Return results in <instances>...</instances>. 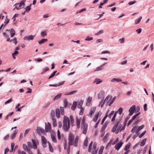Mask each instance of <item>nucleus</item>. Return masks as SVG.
<instances>
[{"mask_svg": "<svg viewBox=\"0 0 154 154\" xmlns=\"http://www.w3.org/2000/svg\"><path fill=\"white\" fill-rule=\"evenodd\" d=\"M107 125V123L106 122L103 125L102 128L101 130V132H103L105 130V128H106Z\"/></svg>", "mask_w": 154, "mask_h": 154, "instance_id": "nucleus-19", "label": "nucleus"}, {"mask_svg": "<svg viewBox=\"0 0 154 154\" xmlns=\"http://www.w3.org/2000/svg\"><path fill=\"white\" fill-rule=\"evenodd\" d=\"M106 64V63H105L103 64V65H101L100 67H98L97 68V70L95 71H98L99 70H100L101 69V68L103 67Z\"/></svg>", "mask_w": 154, "mask_h": 154, "instance_id": "nucleus-33", "label": "nucleus"}, {"mask_svg": "<svg viewBox=\"0 0 154 154\" xmlns=\"http://www.w3.org/2000/svg\"><path fill=\"white\" fill-rule=\"evenodd\" d=\"M144 127V125H142L140 126L136 131V134H137L139 133V131L143 128Z\"/></svg>", "mask_w": 154, "mask_h": 154, "instance_id": "nucleus-21", "label": "nucleus"}, {"mask_svg": "<svg viewBox=\"0 0 154 154\" xmlns=\"http://www.w3.org/2000/svg\"><path fill=\"white\" fill-rule=\"evenodd\" d=\"M61 94H59L55 97L53 99V100H57L60 98L61 97Z\"/></svg>", "mask_w": 154, "mask_h": 154, "instance_id": "nucleus-22", "label": "nucleus"}, {"mask_svg": "<svg viewBox=\"0 0 154 154\" xmlns=\"http://www.w3.org/2000/svg\"><path fill=\"white\" fill-rule=\"evenodd\" d=\"M83 100H81L80 101L79 103L77 105L78 108H81V109L82 108V106L83 104Z\"/></svg>", "mask_w": 154, "mask_h": 154, "instance_id": "nucleus-24", "label": "nucleus"}, {"mask_svg": "<svg viewBox=\"0 0 154 154\" xmlns=\"http://www.w3.org/2000/svg\"><path fill=\"white\" fill-rule=\"evenodd\" d=\"M128 119H126L125 121V122H124V126H123L122 128H121V131H121L122 130H124L125 129V125H126V123H127V122L128 121Z\"/></svg>", "mask_w": 154, "mask_h": 154, "instance_id": "nucleus-39", "label": "nucleus"}, {"mask_svg": "<svg viewBox=\"0 0 154 154\" xmlns=\"http://www.w3.org/2000/svg\"><path fill=\"white\" fill-rule=\"evenodd\" d=\"M92 144H93V141H92L90 143V144H89V146L88 152H91V147H92Z\"/></svg>", "mask_w": 154, "mask_h": 154, "instance_id": "nucleus-43", "label": "nucleus"}, {"mask_svg": "<svg viewBox=\"0 0 154 154\" xmlns=\"http://www.w3.org/2000/svg\"><path fill=\"white\" fill-rule=\"evenodd\" d=\"M31 5H30L29 6H27L26 8V10H25V11H29L30 10V9H31V8H30V6H31Z\"/></svg>", "mask_w": 154, "mask_h": 154, "instance_id": "nucleus-64", "label": "nucleus"}, {"mask_svg": "<svg viewBox=\"0 0 154 154\" xmlns=\"http://www.w3.org/2000/svg\"><path fill=\"white\" fill-rule=\"evenodd\" d=\"M130 147V145L129 144H127L126 145L125 148H124V150L125 151H127L129 149Z\"/></svg>", "mask_w": 154, "mask_h": 154, "instance_id": "nucleus-51", "label": "nucleus"}, {"mask_svg": "<svg viewBox=\"0 0 154 154\" xmlns=\"http://www.w3.org/2000/svg\"><path fill=\"white\" fill-rule=\"evenodd\" d=\"M102 81L100 80L99 79H96L95 81H94L93 83H94L96 82V84L97 85L100 84V83L102 82Z\"/></svg>", "mask_w": 154, "mask_h": 154, "instance_id": "nucleus-29", "label": "nucleus"}, {"mask_svg": "<svg viewBox=\"0 0 154 154\" xmlns=\"http://www.w3.org/2000/svg\"><path fill=\"white\" fill-rule=\"evenodd\" d=\"M123 108L122 107H120L118 110L119 115H121L123 111Z\"/></svg>", "mask_w": 154, "mask_h": 154, "instance_id": "nucleus-54", "label": "nucleus"}, {"mask_svg": "<svg viewBox=\"0 0 154 154\" xmlns=\"http://www.w3.org/2000/svg\"><path fill=\"white\" fill-rule=\"evenodd\" d=\"M49 70V68L48 67H46L45 69H44L43 70L42 72L41 73L42 74L45 73L47 71Z\"/></svg>", "mask_w": 154, "mask_h": 154, "instance_id": "nucleus-48", "label": "nucleus"}, {"mask_svg": "<svg viewBox=\"0 0 154 154\" xmlns=\"http://www.w3.org/2000/svg\"><path fill=\"white\" fill-rule=\"evenodd\" d=\"M146 138H145V139H143L141 141V142L140 144V146H143L145 144V143H146Z\"/></svg>", "mask_w": 154, "mask_h": 154, "instance_id": "nucleus-32", "label": "nucleus"}, {"mask_svg": "<svg viewBox=\"0 0 154 154\" xmlns=\"http://www.w3.org/2000/svg\"><path fill=\"white\" fill-rule=\"evenodd\" d=\"M75 136L72 133H70L69 138V145H74L76 147L78 145V140L79 137L78 136H76L74 141Z\"/></svg>", "mask_w": 154, "mask_h": 154, "instance_id": "nucleus-2", "label": "nucleus"}, {"mask_svg": "<svg viewBox=\"0 0 154 154\" xmlns=\"http://www.w3.org/2000/svg\"><path fill=\"white\" fill-rule=\"evenodd\" d=\"M41 139L43 146L44 147H46L47 144V140L46 138L45 137L42 136H41Z\"/></svg>", "mask_w": 154, "mask_h": 154, "instance_id": "nucleus-7", "label": "nucleus"}, {"mask_svg": "<svg viewBox=\"0 0 154 154\" xmlns=\"http://www.w3.org/2000/svg\"><path fill=\"white\" fill-rule=\"evenodd\" d=\"M105 102V101H103V100H102L100 102L99 106H101V107H102L104 104Z\"/></svg>", "mask_w": 154, "mask_h": 154, "instance_id": "nucleus-44", "label": "nucleus"}, {"mask_svg": "<svg viewBox=\"0 0 154 154\" xmlns=\"http://www.w3.org/2000/svg\"><path fill=\"white\" fill-rule=\"evenodd\" d=\"M23 148L26 151H29V148H28L26 144H23Z\"/></svg>", "mask_w": 154, "mask_h": 154, "instance_id": "nucleus-28", "label": "nucleus"}, {"mask_svg": "<svg viewBox=\"0 0 154 154\" xmlns=\"http://www.w3.org/2000/svg\"><path fill=\"white\" fill-rule=\"evenodd\" d=\"M88 138L86 137L84 141V148H85L87 147L88 145Z\"/></svg>", "mask_w": 154, "mask_h": 154, "instance_id": "nucleus-20", "label": "nucleus"}, {"mask_svg": "<svg viewBox=\"0 0 154 154\" xmlns=\"http://www.w3.org/2000/svg\"><path fill=\"white\" fill-rule=\"evenodd\" d=\"M136 2V1L135 0L130 2L128 3V5H131L135 4Z\"/></svg>", "mask_w": 154, "mask_h": 154, "instance_id": "nucleus-63", "label": "nucleus"}, {"mask_svg": "<svg viewBox=\"0 0 154 154\" xmlns=\"http://www.w3.org/2000/svg\"><path fill=\"white\" fill-rule=\"evenodd\" d=\"M98 147H97V143L94 142L93 144L91 153L92 154H97L98 151Z\"/></svg>", "mask_w": 154, "mask_h": 154, "instance_id": "nucleus-4", "label": "nucleus"}, {"mask_svg": "<svg viewBox=\"0 0 154 154\" xmlns=\"http://www.w3.org/2000/svg\"><path fill=\"white\" fill-rule=\"evenodd\" d=\"M86 8H84L83 9H81L79 11H77L76 13V14H77L78 13H81L82 12L85 11H86Z\"/></svg>", "mask_w": 154, "mask_h": 154, "instance_id": "nucleus-55", "label": "nucleus"}, {"mask_svg": "<svg viewBox=\"0 0 154 154\" xmlns=\"http://www.w3.org/2000/svg\"><path fill=\"white\" fill-rule=\"evenodd\" d=\"M85 118L83 117L82 119V121L81 123V125H82L83 128L82 133L83 134H86L87 131L88 125L85 123Z\"/></svg>", "mask_w": 154, "mask_h": 154, "instance_id": "nucleus-3", "label": "nucleus"}, {"mask_svg": "<svg viewBox=\"0 0 154 154\" xmlns=\"http://www.w3.org/2000/svg\"><path fill=\"white\" fill-rule=\"evenodd\" d=\"M139 113H138L135 115H134V116H133L132 118V120H134L139 115Z\"/></svg>", "mask_w": 154, "mask_h": 154, "instance_id": "nucleus-57", "label": "nucleus"}, {"mask_svg": "<svg viewBox=\"0 0 154 154\" xmlns=\"http://www.w3.org/2000/svg\"><path fill=\"white\" fill-rule=\"evenodd\" d=\"M104 148V147L103 146H100V148L98 154H102Z\"/></svg>", "mask_w": 154, "mask_h": 154, "instance_id": "nucleus-25", "label": "nucleus"}, {"mask_svg": "<svg viewBox=\"0 0 154 154\" xmlns=\"http://www.w3.org/2000/svg\"><path fill=\"white\" fill-rule=\"evenodd\" d=\"M35 36V35H32L28 36L25 37L24 38V40L28 41H29L30 40H32L34 39Z\"/></svg>", "mask_w": 154, "mask_h": 154, "instance_id": "nucleus-11", "label": "nucleus"}, {"mask_svg": "<svg viewBox=\"0 0 154 154\" xmlns=\"http://www.w3.org/2000/svg\"><path fill=\"white\" fill-rule=\"evenodd\" d=\"M51 129V125L50 124L47 125V124H45V130L46 132H48Z\"/></svg>", "mask_w": 154, "mask_h": 154, "instance_id": "nucleus-17", "label": "nucleus"}, {"mask_svg": "<svg viewBox=\"0 0 154 154\" xmlns=\"http://www.w3.org/2000/svg\"><path fill=\"white\" fill-rule=\"evenodd\" d=\"M60 111L61 113V114L62 115H64V108L63 107H60Z\"/></svg>", "mask_w": 154, "mask_h": 154, "instance_id": "nucleus-45", "label": "nucleus"}, {"mask_svg": "<svg viewBox=\"0 0 154 154\" xmlns=\"http://www.w3.org/2000/svg\"><path fill=\"white\" fill-rule=\"evenodd\" d=\"M108 115H107V114L103 118V120H102V122H101V124H103V123L104 121H105V120H106V119L107 116Z\"/></svg>", "mask_w": 154, "mask_h": 154, "instance_id": "nucleus-58", "label": "nucleus"}, {"mask_svg": "<svg viewBox=\"0 0 154 154\" xmlns=\"http://www.w3.org/2000/svg\"><path fill=\"white\" fill-rule=\"evenodd\" d=\"M81 118H79L78 117H76V124L77 127L78 128H79L80 127V124Z\"/></svg>", "mask_w": 154, "mask_h": 154, "instance_id": "nucleus-10", "label": "nucleus"}, {"mask_svg": "<svg viewBox=\"0 0 154 154\" xmlns=\"http://www.w3.org/2000/svg\"><path fill=\"white\" fill-rule=\"evenodd\" d=\"M135 108L136 106L135 105H133L130 108L129 110V116H131L133 114Z\"/></svg>", "mask_w": 154, "mask_h": 154, "instance_id": "nucleus-8", "label": "nucleus"}, {"mask_svg": "<svg viewBox=\"0 0 154 154\" xmlns=\"http://www.w3.org/2000/svg\"><path fill=\"white\" fill-rule=\"evenodd\" d=\"M41 35L42 36L44 37L47 35V33L46 31H43L41 32Z\"/></svg>", "mask_w": 154, "mask_h": 154, "instance_id": "nucleus-53", "label": "nucleus"}, {"mask_svg": "<svg viewBox=\"0 0 154 154\" xmlns=\"http://www.w3.org/2000/svg\"><path fill=\"white\" fill-rule=\"evenodd\" d=\"M52 122L53 125L54 126H57V123L56 120L55 119L53 118L52 119Z\"/></svg>", "mask_w": 154, "mask_h": 154, "instance_id": "nucleus-40", "label": "nucleus"}, {"mask_svg": "<svg viewBox=\"0 0 154 154\" xmlns=\"http://www.w3.org/2000/svg\"><path fill=\"white\" fill-rule=\"evenodd\" d=\"M12 99L11 98L10 99H9V100H7V101H6L5 103V105H6L8 103H9L10 102H12Z\"/></svg>", "mask_w": 154, "mask_h": 154, "instance_id": "nucleus-60", "label": "nucleus"}, {"mask_svg": "<svg viewBox=\"0 0 154 154\" xmlns=\"http://www.w3.org/2000/svg\"><path fill=\"white\" fill-rule=\"evenodd\" d=\"M17 132L18 131L17 130H15L14 133L11 136V137L12 139H13L15 137L16 134L17 133Z\"/></svg>", "mask_w": 154, "mask_h": 154, "instance_id": "nucleus-36", "label": "nucleus"}, {"mask_svg": "<svg viewBox=\"0 0 154 154\" xmlns=\"http://www.w3.org/2000/svg\"><path fill=\"white\" fill-rule=\"evenodd\" d=\"M96 108V107H93L91 108L89 113V116L90 117L92 116V115L94 113Z\"/></svg>", "mask_w": 154, "mask_h": 154, "instance_id": "nucleus-9", "label": "nucleus"}, {"mask_svg": "<svg viewBox=\"0 0 154 154\" xmlns=\"http://www.w3.org/2000/svg\"><path fill=\"white\" fill-rule=\"evenodd\" d=\"M114 101H113L112 99L111 98L109 100L107 103L109 106H110L114 102Z\"/></svg>", "mask_w": 154, "mask_h": 154, "instance_id": "nucleus-37", "label": "nucleus"}, {"mask_svg": "<svg viewBox=\"0 0 154 154\" xmlns=\"http://www.w3.org/2000/svg\"><path fill=\"white\" fill-rule=\"evenodd\" d=\"M103 95V93L102 92H100L98 94V98L99 99L101 98L102 97Z\"/></svg>", "mask_w": 154, "mask_h": 154, "instance_id": "nucleus-47", "label": "nucleus"}, {"mask_svg": "<svg viewBox=\"0 0 154 154\" xmlns=\"http://www.w3.org/2000/svg\"><path fill=\"white\" fill-rule=\"evenodd\" d=\"M30 130V128H29L26 130L25 133L24 134V136H25L28 133Z\"/></svg>", "mask_w": 154, "mask_h": 154, "instance_id": "nucleus-61", "label": "nucleus"}, {"mask_svg": "<svg viewBox=\"0 0 154 154\" xmlns=\"http://www.w3.org/2000/svg\"><path fill=\"white\" fill-rule=\"evenodd\" d=\"M51 137L52 139V141L55 143L57 142V140L56 139L55 137V136L54 134H51Z\"/></svg>", "mask_w": 154, "mask_h": 154, "instance_id": "nucleus-23", "label": "nucleus"}, {"mask_svg": "<svg viewBox=\"0 0 154 154\" xmlns=\"http://www.w3.org/2000/svg\"><path fill=\"white\" fill-rule=\"evenodd\" d=\"M77 92V90H75L73 91H71L69 93H66L65 94V95H72L73 94H74L76 93Z\"/></svg>", "mask_w": 154, "mask_h": 154, "instance_id": "nucleus-30", "label": "nucleus"}, {"mask_svg": "<svg viewBox=\"0 0 154 154\" xmlns=\"http://www.w3.org/2000/svg\"><path fill=\"white\" fill-rule=\"evenodd\" d=\"M64 82H61L58 84H55V85H51L50 84L49 85V86L50 87H57V86H60L61 85H63L64 83Z\"/></svg>", "mask_w": 154, "mask_h": 154, "instance_id": "nucleus-16", "label": "nucleus"}, {"mask_svg": "<svg viewBox=\"0 0 154 154\" xmlns=\"http://www.w3.org/2000/svg\"><path fill=\"white\" fill-rule=\"evenodd\" d=\"M102 114V113L100 111H99L98 112H96L95 115L96 117L98 118L99 116H100Z\"/></svg>", "mask_w": 154, "mask_h": 154, "instance_id": "nucleus-41", "label": "nucleus"}, {"mask_svg": "<svg viewBox=\"0 0 154 154\" xmlns=\"http://www.w3.org/2000/svg\"><path fill=\"white\" fill-rule=\"evenodd\" d=\"M57 72V71H54L52 74L51 75V76H50L49 78H48V79H50V78L53 77L55 75V74L56 73V72Z\"/></svg>", "mask_w": 154, "mask_h": 154, "instance_id": "nucleus-46", "label": "nucleus"}, {"mask_svg": "<svg viewBox=\"0 0 154 154\" xmlns=\"http://www.w3.org/2000/svg\"><path fill=\"white\" fill-rule=\"evenodd\" d=\"M36 132L38 134H40L41 133H44L45 131L43 129L40 128H38L36 129Z\"/></svg>", "mask_w": 154, "mask_h": 154, "instance_id": "nucleus-13", "label": "nucleus"}, {"mask_svg": "<svg viewBox=\"0 0 154 154\" xmlns=\"http://www.w3.org/2000/svg\"><path fill=\"white\" fill-rule=\"evenodd\" d=\"M122 81V80H121L120 79H116V78H113L111 80V82H114L115 81H116L117 82H121Z\"/></svg>", "mask_w": 154, "mask_h": 154, "instance_id": "nucleus-31", "label": "nucleus"}, {"mask_svg": "<svg viewBox=\"0 0 154 154\" xmlns=\"http://www.w3.org/2000/svg\"><path fill=\"white\" fill-rule=\"evenodd\" d=\"M123 144V143L121 142L117 143L115 146V148L117 150H119Z\"/></svg>", "mask_w": 154, "mask_h": 154, "instance_id": "nucleus-12", "label": "nucleus"}, {"mask_svg": "<svg viewBox=\"0 0 154 154\" xmlns=\"http://www.w3.org/2000/svg\"><path fill=\"white\" fill-rule=\"evenodd\" d=\"M18 54V52L17 51H15L14 53L12 54V57L14 59L15 58V56L17 55Z\"/></svg>", "mask_w": 154, "mask_h": 154, "instance_id": "nucleus-49", "label": "nucleus"}, {"mask_svg": "<svg viewBox=\"0 0 154 154\" xmlns=\"http://www.w3.org/2000/svg\"><path fill=\"white\" fill-rule=\"evenodd\" d=\"M77 106L76 102L74 101L73 103V104L71 108L72 110H74L75 109Z\"/></svg>", "mask_w": 154, "mask_h": 154, "instance_id": "nucleus-26", "label": "nucleus"}, {"mask_svg": "<svg viewBox=\"0 0 154 154\" xmlns=\"http://www.w3.org/2000/svg\"><path fill=\"white\" fill-rule=\"evenodd\" d=\"M110 52L109 51H103V52H102L101 54H110Z\"/></svg>", "mask_w": 154, "mask_h": 154, "instance_id": "nucleus-59", "label": "nucleus"}, {"mask_svg": "<svg viewBox=\"0 0 154 154\" xmlns=\"http://www.w3.org/2000/svg\"><path fill=\"white\" fill-rule=\"evenodd\" d=\"M47 40H48L47 39H42L41 41H39L38 42V43L40 44H43L45 42L47 41Z\"/></svg>", "mask_w": 154, "mask_h": 154, "instance_id": "nucleus-34", "label": "nucleus"}, {"mask_svg": "<svg viewBox=\"0 0 154 154\" xmlns=\"http://www.w3.org/2000/svg\"><path fill=\"white\" fill-rule=\"evenodd\" d=\"M146 132V131H143L141 134H140L139 136V137L140 138L142 137L145 134Z\"/></svg>", "mask_w": 154, "mask_h": 154, "instance_id": "nucleus-62", "label": "nucleus"}, {"mask_svg": "<svg viewBox=\"0 0 154 154\" xmlns=\"http://www.w3.org/2000/svg\"><path fill=\"white\" fill-rule=\"evenodd\" d=\"M142 18V17H140L138 19L136 20H135V23L136 24H137L139 23L140 22Z\"/></svg>", "mask_w": 154, "mask_h": 154, "instance_id": "nucleus-38", "label": "nucleus"}, {"mask_svg": "<svg viewBox=\"0 0 154 154\" xmlns=\"http://www.w3.org/2000/svg\"><path fill=\"white\" fill-rule=\"evenodd\" d=\"M51 116L52 118H54L55 116V111L54 110H52L51 112Z\"/></svg>", "mask_w": 154, "mask_h": 154, "instance_id": "nucleus-50", "label": "nucleus"}, {"mask_svg": "<svg viewBox=\"0 0 154 154\" xmlns=\"http://www.w3.org/2000/svg\"><path fill=\"white\" fill-rule=\"evenodd\" d=\"M122 125L120 124L119 125V126L117 128V131H116V133H118V132H119V131L120 130H121V127H122Z\"/></svg>", "mask_w": 154, "mask_h": 154, "instance_id": "nucleus-42", "label": "nucleus"}, {"mask_svg": "<svg viewBox=\"0 0 154 154\" xmlns=\"http://www.w3.org/2000/svg\"><path fill=\"white\" fill-rule=\"evenodd\" d=\"M92 97H89L86 102V105L87 106H89L92 100Z\"/></svg>", "mask_w": 154, "mask_h": 154, "instance_id": "nucleus-15", "label": "nucleus"}, {"mask_svg": "<svg viewBox=\"0 0 154 154\" xmlns=\"http://www.w3.org/2000/svg\"><path fill=\"white\" fill-rule=\"evenodd\" d=\"M48 143L49 145V148L50 151L52 152H53L54 150L52 146L49 142H48Z\"/></svg>", "mask_w": 154, "mask_h": 154, "instance_id": "nucleus-35", "label": "nucleus"}, {"mask_svg": "<svg viewBox=\"0 0 154 154\" xmlns=\"http://www.w3.org/2000/svg\"><path fill=\"white\" fill-rule=\"evenodd\" d=\"M56 116L58 118H59L60 116V112L59 109H57L56 110Z\"/></svg>", "mask_w": 154, "mask_h": 154, "instance_id": "nucleus-18", "label": "nucleus"}, {"mask_svg": "<svg viewBox=\"0 0 154 154\" xmlns=\"http://www.w3.org/2000/svg\"><path fill=\"white\" fill-rule=\"evenodd\" d=\"M114 112H115L114 111H112L111 112V113L108 115V117L110 119L111 118L112 116L113 115V114L114 113Z\"/></svg>", "mask_w": 154, "mask_h": 154, "instance_id": "nucleus-52", "label": "nucleus"}, {"mask_svg": "<svg viewBox=\"0 0 154 154\" xmlns=\"http://www.w3.org/2000/svg\"><path fill=\"white\" fill-rule=\"evenodd\" d=\"M74 123V119L73 116H70V119L68 117L64 116L63 121V128L64 131H67L69 128L70 125H72Z\"/></svg>", "mask_w": 154, "mask_h": 154, "instance_id": "nucleus-1", "label": "nucleus"}, {"mask_svg": "<svg viewBox=\"0 0 154 154\" xmlns=\"http://www.w3.org/2000/svg\"><path fill=\"white\" fill-rule=\"evenodd\" d=\"M32 141L33 144V146L34 149H36L37 148L36 144L38 143L37 140L32 139Z\"/></svg>", "mask_w": 154, "mask_h": 154, "instance_id": "nucleus-14", "label": "nucleus"}, {"mask_svg": "<svg viewBox=\"0 0 154 154\" xmlns=\"http://www.w3.org/2000/svg\"><path fill=\"white\" fill-rule=\"evenodd\" d=\"M11 37H13L15 34V31L13 29H11L10 31Z\"/></svg>", "mask_w": 154, "mask_h": 154, "instance_id": "nucleus-27", "label": "nucleus"}, {"mask_svg": "<svg viewBox=\"0 0 154 154\" xmlns=\"http://www.w3.org/2000/svg\"><path fill=\"white\" fill-rule=\"evenodd\" d=\"M122 119H120L119 120H118L117 121V122L116 124L115 125L113 126V128H112V131L113 132H114L115 131H117V128L118 127V125L120 123V121H121Z\"/></svg>", "mask_w": 154, "mask_h": 154, "instance_id": "nucleus-6", "label": "nucleus"}, {"mask_svg": "<svg viewBox=\"0 0 154 154\" xmlns=\"http://www.w3.org/2000/svg\"><path fill=\"white\" fill-rule=\"evenodd\" d=\"M93 39V38L92 37H90L89 36H88L85 38V40L86 41H91Z\"/></svg>", "mask_w": 154, "mask_h": 154, "instance_id": "nucleus-56", "label": "nucleus"}, {"mask_svg": "<svg viewBox=\"0 0 154 154\" xmlns=\"http://www.w3.org/2000/svg\"><path fill=\"white\" fill-rule=\"evenodd\" d=\"M18 5L19 3H16L15 5L16 6L15 8L17 10H19L23 8V7L25 5V3L23 1H21L20 2L18 6L17 7V5Z\"/></svg>", "mask_w": 154, "mask_h": 154, "instance_id": "nucleus-5", "label": "nucleus"}]
</instances>
